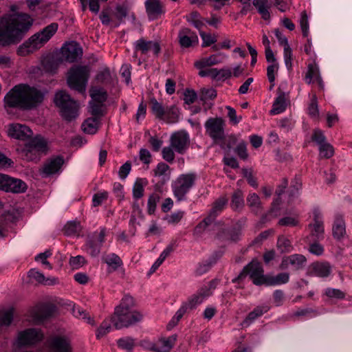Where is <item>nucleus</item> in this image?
I'll use <instances>...</instances> for the list:
<instances>
[{"label": "nucleus", "mask_w": 352, "mask_h": 352, "mask_svg": "<svg viewBox=\"0 0 352 352\" xmlns=\"http://www.w3.org/2000/svg\"><path fill=\"white\" fill-rule=\"evenodd\" d=\"M6 192L20 194L25 192L28 189V185L23 180L10 176Z\"/></svg>", "instance_id": "obj_29"}, {"label": "nucleus", "mask_w": 352, "mask_h": 352, "mask_svg": "<svg viewBox=\"0 0 352 352\" xmlns=\"http://www.w3.org/2000/svg\"><path fill=\"white\" fill-rule=\"evenodd\" d=\"M63 58L69 63H74L82 55V50L76 41L65 43L61 48Z\"/></svg>", "instance_id": "obj_19"}, {"label": "nucleus", "mask_w": 352, "mask_h": 352, "mask_svg": "<svg viewBox=\"0 0 352 352\" xmlns=\"http://www.w3.org/2000/svg\"><path fill=\"white\" fill-rule=\"evenodd\" d=\"M206 133L215 142H219L224 141L229 142L228 148L231 147L230 143L234 144L237 142L236 137L231 135L225 140V121L220 117L210 118L204 124Z\"/></svg>", "instance_id": "obj_5"}, {"label": "nucleus", "mask_w": 352, "mask_h": 352, "mask_svg": "<svg viewBox=\"0 0 352 352\" xmlns=\"http://www.w3.org/2000/svg\"><path fill=\"white\" fill-rule=\"evenodd\" d=\"M106 228L100 229V232H94L87 236L85 247L87 253L92 257L98 256L105 241Z\"/></svg>", "instance_id": "obj_12"}, {"label": "nucleus", "mask_w": 352, "mask_h": 352, "mask_svg": "<svg viewBox=\"0 0 352 352\" xmlns=\"http://www.w3.org/2000/svg\"><path fill=\"white\" fill-rule=\"evenodd\" d=\"M142 314L137 311H126L115 309L111 321L116 329L128 327L142 320Z\"/></svg>", "instance_id": "obj_9"}, {"label": "nucleus", "mask_w": 352, "mask_h": 352, "mask_svg": "<svg viewBox=\"0 0 352 352\" xmlns=\"http://www.w3.org/2000/svg\"><path fill=\"white\" fill-rule=\"evenodd\" d=\"M226 109L228 110V117L229 118L230 123L234 125L239 124L242 117L241 116H237L236 110L230 106H226Z\"/></svg>", "instance_id": "obj_61"}, {"label": "nucleus", "mask_w": 352, "mask_h": 352, "mask_svg": "<svg viewBox=\"0 0 352 352\" xmlns=\"http://www.w3.org/2000/svg\"><path fill=\"white\" fill-rule=\"evenodd\" d=\"M16 220V217L14 212H5L0 217V237H4L8 231V225L14 223Z\"/></svg>", "instance_id": "obj_31"}, {"label": "nucleus", "mask_w": 352, "mask_h": 352, "mask_svg": "<svg viewBox=\"0 0 352 352\" xmlns=\"http://www.w3.org/2000/svg\"><path fill=\"white\" fill-rule=\"evenodd\" d=\"M287 107L285 94L279 90L278 96L273 103L272 109L270 111L272 114H278L283 112Z\"/></svg>", "instance_id": "obj_36"}, {"label": "nucleus", "mask_w": 352, "mask_h": 352, "mask_svg": "<svg viewBox=\"0 0 352 352\" xmlns=\"http://www.w3.org/2000/svg\"><path fill=\"white\" fill-rule=\"evenodd\" d=\"M289 280V274L287 272H282L276 276H266L265 285L267 286L278 285L287 283Z\"/></svg>", "instance_id": "obj_34"}, {"label": "nucleus", "mask_w": 352, "mask_h": 352, "mask_svg": "<svg viewBox=\"0 0 352 352\" xmlns=\"http://www.w3.org/2000/svg\"><path fill=\"white\" fill-rule=\"evenodd\" d=\"M64 163L63 157L57 156L47 161L43 167V173L46 175H50L58 172Z\"/></svg>", "instance_id": "obj_28"}, {"label": "nucleus", "mask_w": 352, "mask_h": 352, "mask_svg": "<svg viewBox=\"0 0 352 352\" xmlns=\"http://www.w3.org/2000/svg\"><path fill=\"white\" fill-rule=\"evenodd\" d=\"M247 204L256 214L261 211V202L258 195L254 192L250 193L247 197Z\"/></svg>", "instance_id": "obj_37"}, {"label": "nucleus", "mask_w": 352, "mask_h": 352, "mask_svg": "<svg viewBox=\"0 0 352 352\" xmlns=\"http://www.w3.org/2000/svg\"><path fill=\"white\" fill-rule=\"evenodd\" d=\"M80 230V223L78 221L68 222L64 227V232L66 235H73Z\"/></svg>", "instance_id": "obj_56"}, {"label": "nucleus", "mask_w": 352, "mask_h": 352, "mask_svg": "<svg viewBox=\"0 0 352 352\" xmlns=\"http://www.w3.org/2000/svg\"><path fill=\"white\" fill-rule=\"evenodd\" d=\"M269 309L270 307L267 305H262L255 307L251 312L248 314V316L243 321L242 324H245L247 326L249 325L257 318L267 312Z\"/></svg>", "instance_id": "obj_35"}, {"label": "nucleus", "mask_w": 352, "mask_h": 352, "mask_svg": "<svg viewBox=\"0 0 352 352\" xmlns=\"http://www.w3.org/2000/svg\"><path fill=\"white\" fill-rule=\"evenodd\" d=\"M32 19L27 14H8L0 18V45L18 42L29 30Z\"/></svg>", "instance_id": "obj_1"}, {"label": "nucleus", "mask_w": 352, "mask_h": 352, "mask_svg": "<svg viewBox=\"0 0 352 352\" xmlns=\"http://www.w3.org/2000/svg\"><path fill=\"white\" fill-rule=\"evenodd\" d=\"M319 76L320 74L318 67L316 64H309L305 77V82L310 84Z\"/></svg>", "instance_id": "obj_47"}, {"label": "nucleus", "mask_w": 352, "mask_h": 352, "mask_svg": "<svg viewBox=\"0 0 352 352\" xmlns=\"http://www.w3.org/2000/svg\"><path fill=\"white\" fill-rule=\"evenodd\" d=\"M170 146L178 153L184 154L190 145V138L184 131L173 133L170 138Z\"/></svg>", "instance_id": "obj_15"}, {"label": "nucleus", "mask_w": 352, "mask_h": 352, "mask_svg": "<svg viewBox=\"0 0 352 352\" xmlns=\"http://www.w3.org/2000/svg\"><path fill=\"white\" fill-rule=\"evenodd\" d=\"M179 42L182 47H190L197 45L199 38L195 32L190 29L184 28L178 33Z\"/></svg>", "instance_id": "obj_21"}, {"label": "nucleus", "mask_w": 352, "mask_h": 352, "mask_svg": "<svg viewBox=\"0 0 352 352\" xmlns=\"http://www.w3.org/2000/svg\"><path fill=\"white\" fill-rule=\"evenodd\" d=\"M179 113L178 109L172 106L165 110V115L162 120L169 124L175 123L179 120Z\"/></svg>", "instance_id": "obj_40"}, {"label": "nucleus", "mask_w": 352, "mask_h": 352, "mask_svg": "<svg viewBox=\"0 0 352 352\" xmlns=\"http://www.w3.org/2000/svg\"><path fill=\"white\" fill-rule=\"evenodd\" d=\"M102 261L107 265L109 272L117 271L123 265L122 260L115 253L104 254Z\"/></svg>", "instance_id": "obj_27"}, {"label": "nucleus", "mask_w": 352, "mask_h": 352, "mask_svg": "<svg viewBox=\"0 0 352 352\" xmlns=\"http://www.w3.org/2000/svg\"><path fill=\"white\" fill-rule=\"evenodd\" d=\"M226 56L223 53H217L212 54L207 58H203L195 63V67L199 69H201L206 67H210L219 64L225 60Z\"/></svg>", "instance_id": "obj_24"}, {"label": "nucleus", "mask_w": 352, "mask_h": 352, "mask_svg": "<svg viewBox=\"0 0 352 352\" xmlns=\"http://www.w3.org/2000/svg\"><path fill=\"white\" fill-rule=\"evenodd\" d=\"M44 94L40 90L27 85L14 86L5 96V107L31 110L40 105Z\"/></svg>", "instance_id": "obj_2"}, {"label": "nucleus", "mask_w": 352, "mask_h": 352, "mask_svg": "<svg viewBox=\"0 0 352 352\" xmlns=\"http://www.w3.org/2000/svg\"><path fill=\"white\" fill-rule=\"evenodd\" d=\"M135 54L133 57L137 56V53L140 52L142 55H146L149 51H153L155 56H158L161 51V47L158 42L153 41H146L141 38L134 43Z\"/></svg>", "instance_id": "obj_18"}, {"label": "nucleus", "mask_w": 352, "mask_h": 352, "mask_svg": "<svg viewBox=\"0 0 352 352\" xmlns=\"http://www.w3.org/2000/svg\"><path fill=\"white\" fill-rule=\"evenodd\" d=\"M300 25L302 32L303 36L307 37L309 34V22L308 16L305 11L301 13Z\"/></svg>", "instance_id": "obj_60"}, {"label": "nucleus", "mask_w": 352, "mask_h": 352, "mask_svg": "<svg viewBox=\"0 0 352 352\" xmlns=\"http://www.w3.org/2000/svg\"><path fill=\"white\" fill-rule=\"evenodd\" d=\"M90 69L88 66L75 65L68 72L67 84L69 87L80 93H83L89 77Z\"/></svg>", "instance_id": "obj_6"}, {"label": "nucleus", "mask_w": 352, "mask_h": 352, "mask_svg": "<svg viewBox=\"0 0 352 352\" xmlns=\"http://www.w3.org/2000/svg\"><path fill=\"white\" fill-rule=\"evenodd\" d=\"M311 140L315 142L318 145V146L327 142L324 133L320 129H315L314 131Z\"/></svg>", "instance_id": "obj_63"}, {"label": "nucleus", "mask_w": 352, "mask_h": 352, "mask_svg": "<svg viewBox=\"0 0 352 352\" xmlns=\"http://www.w3.org/2000/svg\"><path fill=\"white\" fill-rule=\"evenodd\" d=\"M14 309L12 308L0 311V327L9 326L13 320Z\"/></svg>", "instance_id": "obj_49"}, {"label": "nucleus", "mask_w": 352, "mask_h": 352, "mask_svg": "<svg viewBox=\"0 0 352 352\" xmlns=\"http://www.w3.org/2000/svg\"><path fill=\"white\" fill-rule=\"evenodd\" d=\"M144 5L150 21L160 18L166 12L164 3L160 0H146Z\"/></svg>", "instance_id": "obj_20"}, {"label": "nucleus", "mask_w": 352, "mask_h": 352, "mask_svg": "<svg viewBox=\"0 0 352 352\" xmlns=\"http://www.w3.org/2000/svg\"><path fill=\"white\" fill-rule=\"evenodd\" d=\"M98 122V118H87L82 124V129L86 133L94 134L97 131Z\"/></svg>", "instance_id": "obj_38"}, {"label": "nucleus", "mask_w": 352, "mask_h": 352, "mask_svg": "<svg viewBox=\"0 0 352 352\" xmlns=\"http://www.w3.org/2000/svg\"><path fill=\"white\" fill-rule=\"evenodd\" d=\"M48 149L47 142L41 136H36L28 142L21 151V156L27 161L39 160L42 153Z\"/></svg>", "instance_id": "obj_7"}, {"label": "nucleus", "mask_w": 352, "mask_h": 352, "mask_svg": "<svg viewBox=\"0 0 352 352\" xmlns=\"http://www.w3.org/2000/svg\"><path fill=\"white\" fill-rule=\"evenodd\" d=\"M200 36L203 40L202 47H208L217 41V36L210 34H206L204 32H200Z\"/></svg>", "instance_id": "obj_59"}, {"label": "nucleus", "mask_w": 352, "mask_h": 352, "mask_svg": "<svg viewBox=\"0 0 352 352\" xmlns=\"http://www.w3.org/2000/svg\"><path fill=\"white\" fill-rule=\"evenodd\" d=\"M151 110L155 116L158 119H163L165 115V109L162 104L157 102L155 98L151 99Z\"/></svg>", "instance_id": "obj_48"}, {"label": "nucleus", "mask_w": 352, "mask_h": 352, "mask_svg": "<svg viewBox=\"0 0 352 352\" xmlns=\"http://www.w3.org/2000/svg\"><path fill=\"white\" fill-rule=\"evenodd\" d=\"M252 5L256 8L258 13L263 20L267 21L270 19V9L271 4L268 0H253Z\"/></svg>", "instance_id": "obj_32"}, {"label": "nucleus", "mask_w": 352, "mask_h": 352, "mask_svg": "<svg viewBox=\"0 0 352 352\" xmlns=\"http://www.w3.org/2000/svg\"><path fill=\"white\" fill-rule=\"evenodd\" d=\"M177 335H172L166 338H162L160 340L162 346L156 345L155 343H149L150 351L154 352H170V349L173 347L177 340Z\"/></svg>", "instance_id": "obj_25"}, {"label": "nucleus", "mask_w": 352, "mask_h": 352, "mask_svg": "<svg viewBox=\"0 0 352 352\" xmlns=\"http://www.w3.org/2000/svg\"><path fill=\"white\" fill-rule=\"evenodd\" d=\"M56 307L52 304H41L34 307L30 312V316L34 323H41L50 318L54 313Z\"/></svg>", "instance_id": "obj_16"}, {"label": "nucleus", "mask_w": 352, "mask_h": 352, "mask_svg": "<svg viewBox=\"0 0 352 352\" xmlns=\"http://www.w3.org/2000/svg\"><path fill=\"white\" fill-rule=\"evenodd\" d=\"M111 318L109 320L106 319L102 322L96 331V337L98 339L102 338L110 331L111 329Z\"/></svg>", "instance_id": "obj_53"}, {"label": "nucleus", "mask_w": 352, "mask_h": 352, "mask_svg": "<svg viewBox=\"0 0 352 352\" xmlns=\"http://www.w3.org/2000/svg\"><path fill=\"white\" fill-rule=\"evenodd\" d=\"M211 295L210 288L204 286L201 287L196 294H193L184 305L188 309H193L200 305L206 297Z\"/></svg>", "instance_id": "obj_23"}, {"label": "nucleus", "mask_w": 352, "mask_h": 352, "mask_svg": "<svg viewBox=\"0 0 352 352\" xmlns=\"http://www.w3.org/2000/svg\"><path fill=\"white\" fill-rule=\"evenodd\" d=\"M135 305V301L132 296L125 295L121 300L120 304L115 309L118 311L120 309L126 311H133L132 308Z\"/></svg>", "instance_id": "obj_46"}, {"label": "nucleus", "mask_w": 352, "mask_h": 352, "mask_svg": "<svg viewBox=\"0 0 352 352\" xmlns=\"http://www.w3.org/2000/svg\"><path fill=\"white\" fill-rule=\"evenodd\" d=\"M48 352H73L70 339L65 336L55 335L46 342Z\"/></svg>", "instance_id": "obj_13"}, {"label": "nucleus", "mask_w": 352, "mask_h": 352, "mask_svg": "<svg viewBox=\"0 0 352 352\" xmlns=\"http://www.w3.org/2000/svg\"><path fill=\"white\" fill-rule=\"evenodd\" d=\"M73 314L75 317L85 320L87 323L94 325V320L88 315V314L79 307H74Z\"/></svg>", "instance_id": "obj_52"}, {"label": "nucleus", "mask_w": 352, "mask_h": 352, "mask_svg": "<svg viewBox=\"0 0 352 352\" xmlns=\"http://www.w3.org/2000/svg\"><path fill=\"white\" fill-rule=\"evenodd\" d=\"M28 277L32 281H36L44 285H54L58 283L56 278H45L43 273L35 269H32L28 272Z\"/></svg>", "instance_id": "obj_30"}, {"label": "nucleus", "mask_w": 352, "mask_h": 352, "mask_svg": "<svg viewBox=\"0 0 352 352\" xmlns=\"http://www.w3.org/2000/svg\"><path fill=\"white\" fill-rule=\"evenodd\" d=\"M117 344L119 348L131 352L135 346V340L131 337H124L118 340Z\"/></svg>", "instance_id": "obj_45"}, {"label": "nucleus", "mask_w": 352, "mask_h": 352, "mask_svg": "<svg viewBox=\"0 0 352 352\" xmlns=\"http://www.w3.org/2000/svg\"><path fill=\"white\" fill-rule=\"evenodd\" d=\"M228 199L225 197H220L216 199L212 205V208L207 217L201 221L195 228V232L201 234L206 228L212 223L216 217L223 210L228 204Z\"/></svg>", "instance_id": "obj_10"}, {"label": "nucleus", "mask_w": 352, "mask_h": 352, "mask_svg": "<svg viewBox=\"0 0 352 352\" xmlns=\"http://www.w3.org/2000/svg\"><path fill=\"white\" fill-rule=\"evenodd\" d=\"M54 102L59 108L60 116L66 121L71 122L78 117L79 105L66 91L56 92Z\"/></svg>", "instance_id": "obj_4"}, {"label": "nucleus", "mask_w": 352, "mask_h": 352, "mask_svg": "<svg viewBox=\"0 0 352 352\" xmlns=\"http://www.w3.org/2000/svg\"><path fill=\"white\" fill-rule=\"evenodd\" d=\"M58 24L52 23L41 31L33 34L28 41L19 46L17 52L20 56H26L41 48L58 30Z\"/></svg>", "instance_id": "obj_3"}, {"label": "nucleus", "mask_w": 352, "mask_h": 352, "mask_svg": "<svg viewBox=\"0 0 352 352\" xmlns=\"http://www.w3.org/2000/svg\"><path fill=\"white\" fill-rule=\"evenodd\" d=\"M103 104L95 101L89 102V108L91 113L95 118H100L103 115Z\"/></svg>", "instance_id": "obj_55"}, {"label": "nucleus", "mask_w": 352, "mask_h": 352, "mask_svg": "<svg viewBox=\"0 0 352 352\" xmlns=\"http://www.w3.org/2000/svg\"><path fill=\"white\" fill-rule=\"evenodd\" d=\"M248 274H250L254 284L260 285L265 283L266 276L263 275L262 265L258 262L254 261L246 265L234 281L243 278Z\"/></svg>", "instance_id": "obj_11"}, {"label": "nucleus", "mask_w": 352, "mask_h": 352, "mask_svg": "<svg viewBox=\"0 0 352 352\" xmlns=\"http://www.w3.org/2000/svg\"><path fill=\"white\" fill-rule=\"evenodd\" d=\"M90 96L93 101L103 104L107 99V92L102 88H92Z\"/></svg>", "instance_id": "obj_39"}, {"label": "nucleus", "mask_w": 352, "mask_h": 352, "mask_svg": "<svg viewBox=\"0 0 352 352\" xmlns=\"http://www.w3.org/2000/svg\"><path fill=\"white\" fill-rule=\"evenodd\" d=\"M346 224L343 217L336 214L332 226V234L335 239L340 241L346 235Z\"/></svg>", "instance_id": "obj_26"}, {"label": "nucleus", "mask_w": 352, "mask_h": 352, "mask_svg": "<svg viewBox=\"0 0 352 352\" xmlns=\"http://www.w3.org/2000/svg\"><path fill=\"white\" fill-rule=\"evenodd\" d=\"M289 261H290V265H292L296 270H299L302 268L307 262L306 257L300 254H294L289 256Z\"/></svg>", "instance_id": "obj_43"}, {"label": "nucleus", "mask_w": 352, "mask_h": 352, "mask_svg": "<svg viewBox=\"0 0 352 352\" xmlns=\"http://www.w3.org/2000/svg\"><path fill=\"white\" fill-rule=\"evenodd\" d=\"M230 206L235 211L242 209L244 206L243 196L241 190L235 191L232 195Z\"/></svg>", "instance_id": "obj_41"}, {"label": "nucleus", "mask_w": 352, "mask_h": 352, "mask_svg": "<svg viewBox=\"0 0 352 352\" xmlns=\"http://www.w3.org/2000/svg\"><path fill=\"white\" fill-rule=\"evenodd\" d=\"M160 192H154L149 196L147 203V212L149 214L155 213L157 204L160 201Z\"/></svg>", "instance_id": "obj_44"}, {"label": "nucleus", "mask_w": 352, "mask_h": 352, "mask_svg": "<svg viewBox=\"0 0 352 352\" xmlns=\"http://www.w3.org/2000/svg\"><path fill=\"white\" fill-rule=\"evenodd\" d=\"M147 182L145 179L138 178L135 181L133 188V196L135 199H140L144 195V186Z\"/></svg>", "instance_id": "obj_42"}, {"label": "nucleus", "mask_w": 352, "mask_h": 352, "mask_svg": "<svg viewBox=\"0 0 352 352\" xmlns=\"http://www.w3.org/2000/svg\"><path fill=\"white\" fill-rule=\"evenodd\" d=\"M173 150L174 149L170 146L163 148L162 151L163 159L169 163H172L175 159Z\"/></svg>", "instance_id": "obj_64"}, {"label": "nucleus", "mask_w": 352, "mask_h": 352, "mask_svg": "<svg viewBox=\"0 0 352 352\" xmlns=\"http://www.w3.org/2000/svg\"><path fill=\"white\" fill-rule=\"evenodd\" d=\"M197 175L195 173L180 175L172 184L173 192L177 201L186 199V195L194 186Z\"/></svg>", "instance_id": "obj_8"}, {"label": "nucleus", "mask_w": 352, "mask_h": 352, "mask_svg": "<svg viewBox=\"0 0 352 352\" xmlns=\"http://www.w3.org/2000/svg\"><path fill=\"white\" fill-rule=\"evenodd\" d=\"M324 294L330 298L343 299L345 298L344 292L338 289L327 288Z\"/></svg>", "instance_id": "obj_58"}, {"label": "nucleus", "mask_w": 352, "mask_h": 352, "mask_svg": "<svg viewBox=\"0 0 352 352\" xmlns=\"http://www.w3.org/2000/svg\"><path fill=\"white\" fill-rule=\"evenodd\" d=\"M313 273L319 277H327L331 272V267L327 262H316L311 265Z\"/></svg>", "instance_id": "obj_33"}, {"label": "nucleus", "mask_w": 352, "mask_h": 352, "mask_svg": "<svg viewBox=\"0 0 352 352\" xmlns=\"http://www.w3.org/2000/svg\"><path fill=\"white\" fill-rule=\"evenodd\" d=\"M320 156L321 157L329 159L334 154V149L331 144L325 142L319 146Z\"/></svg>", "instance_id": "obj_51"}, {"label": "nucleus", "mask_w": 352, "mask_h": 352, "mask_svg": "<svg viewBox=\"0 0 352 352\" xmlns=\"http://www.w3.org/2000/svg\"><path fill=\"white\" fill-rule=\"evenodd\" d=\"M277 248L282 253L289 252L292 250L291 241L284 236L278 237L277 241Z\"/></svg>", "instance_id": "obj_50"}, {"label": "nucleus", "mask_w": 352, "mask_h": 352, "mask_svg": "<svg viewBox=\"0 0 352 352\" xmlns=\"http://www.w3.org/2000/svg\"><path fill=\"white\" fill-rule=\"evenodd\" d=\"M10 137L24 140L32 135V130L27 126L21 124H10L8 129Z\"/></svg>", "instance_id": "obj_22"}, {"label": "nucleus", "mask_w": 352, "mask_h": 352, "mask_svg": "<svg viewBox=\"0 0 352 352\" xmlns=\"http://www.w3.org/2000/svg\"><path fill=\"white\" fill-rule=\"evenodd\" d=\"M43 336V333L39 329H28L18 333L16 344L20 346L32 345L41 341Z\"/></svg>", "instance_id": "obj_14"}, {"label": "nucleus", "mask_w": 352, "mask_h": 352, "mask_svg": "<svg viewBox=\"0 0 352 352\" xmlns=\"http://www.w3.org/2000/svg\"><path fill=\"white\" fill-rule=\"evenodd\" d=\"M86 263V260L82 256H72L69 259V265L73 269H78Z\"/></svg>", "instance_id": "obj_62"}, {"label": "nucleus", "mask_w": 352, "mask_h": 352, "mask_svg": "<svg viewBox=\"0 0 352 352\" xmlns=\"http://www.w3.org/2000/svg\"><path fill=\"white\" fill-rule=\"evenodd\" d=\"M308 113L311 118H316L318 117V99L316 95H313L311 98V102L308 107Z\"/></svg>", "instance_id": "obj_54"}, {"label": "nucleus", "mask_w": 352, "mask_h": 352, "mask_svg": "<svg viewBox=\"0 0 352 352\" xmlns=\"http://www.w3.org/2000/svg\"><path fill=\"white\" fill-rule=\"evenodd\" d=\"M318 241L310 240L309 252L312 254L321 256L324 253V248Z\"/></svg>", "instance_id": "obj_57"}, {"label": "nucleus", "mask_w": 352, "mask_h": 352, "mask_svg": "<svg viewBox=\"0 0 352 352\" xmlns=\"http://www.w3.org/2000/svg\"><path fill=\"white\" fill-rule=\"evenodd\" d=\"M309 236L307 239L311 241H321L324 239V228L323 221L320 212L315 211L314 213V223L308 225Z\"/></svg>", "instance_id": "obj_17"}]
</instances>
